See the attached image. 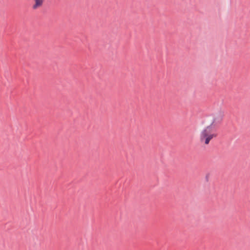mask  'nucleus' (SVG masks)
I'll return each mask as SVG.
<instances>
[{
	"label": "nucleus",
	"mask_w": 250,
	"mask_h": 250,
	"mask_svg": "<svg viewBox=\"0 0 250 250\" xmlns=\"http://www.w3.org/2000/svg\"><path fill=\"white\" fill-rule=\"evenodd\" d=\"M217 136L214 127L208 125L203 129L200 134V141L205 145H208L210 141Z\"/></svg>",
	"instance_id": "f257e3e1"
},
{
	"label": "nucleus",
	"mask_w": 250,
	"mask_h": 250,
	"mask_svg": "<svg viewBox=\"0 0 250 250\" xmlns=\"http://www.w3.org/2000/svg\"><path fill=\"white\" fill-rule=\"evenodd\" d=\"M223 116V112L221 111L214 113L210 115L208 118V122H210V125L213 126V125H215L216 124L220 123L222 121Z\"/></svg>",
	"instance_id": "f03ea898"
},
{
	"label": "nucleus",
	"mask_w": 250,
	"mask_h": 250,
	"mask_svg": "<svg viewBox=\"0 0 250 250\" xmlns=\"http://www.w3.org/2000/svg\"><path fill=\"white\" fill-rule=\"evenodd\" d=\"M34 3L32 5V9L36 10L42 6L44 0H34Z\"/></svg>",
	"instance_id": "7ed1b4c3"
}]
</instances>
